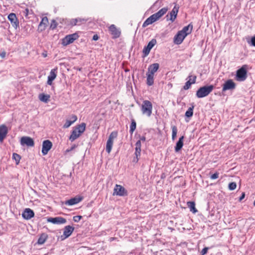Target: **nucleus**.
Here are the masks:
<instances>
[{
    "label": "nucleus",
    "instance_id": "nucleus-1",
    "mask_svg": "<svg viewBox=\"0 0 255 255\" xmlns=\"http://www.w3.org/2000/svg\"><path fill=\"white\" fill-rule=\"evenodd\" d=\"M167 10V8L163 7L160 9L158 12L153 14L145 20L143 23L142 26L146 27L157 21L166 13Z\"/></svg>",
    "mask_w": 255,
    "mask_h": 255
},
{
    "label": "nucleus",
    "instance_id": "nucleus-2",
    "mask_svg": "<svg viewBox=\"0 0 255 255\" xmlns=\"http://www.w3.org/2000/svg\"><path fill=\"white\" fill-rule=\"evenodd\" d=\"M214 89L212 85L205 86L200 87L196 92V96L198 98H202L207 96Z\"/></svg>",
    "mask_w": 255,
    "mask_h": 255
},
{
    "label": "nucleus",
    "instance_id": "nucleus-3",
    "mask_svg": "<svg viewBox=\"0 0 255 255\" xmlns=\"http://www.w3.org/2000/svg\"><path fill=\"white\" fill-rule=\"evenodd\" d=\"M141 111L143 115L147 116L148 117L151 116L152 111V103L148 100H144L141 106Z\"/></svg>",
    "mask_w": 255,
    "mask_h": 255
},
{
    "label": "nucleus",
    "instance_id": "nucleus-4",
    "mask_svg": "<svg viewBox=\"0 0 255 255\" xmlns=\"http://www.w3.org/2000/svg\"><path fill=\"white\" fill-rule=\"evenodd\" d=\"M118 133L116 131H113L110 134L109 138L107 141L106 150L110 153L112 150V148L113 145L114 140L117 136Z\"/></svg>",
    "mask_w": 255,
    "mask_h": 255
},
{
    "label": "nucleus",
    "instance_id": "nucleus-5",
    "mask_svg": "<svg viewBox=\"0 0 255 255\" xmlns=\"http://www.w3.org/2000/svg\"><path fill=\"white\" fill-rule=\"evenodd\" d=\"M78 34L76 33L67 35L62 39V44L64 46H66L73 43L75 40L78 38Z\"/></svg>",
    "mask_w": 255,
    "mask_h": 255
},
{
    "label": "nucleus",
    "instance_id": "nucleus-6",
    "mask_svg": "<svg viewBox=\"0 0 255 255\" xmlns=\"http://www.w3.org/2000/svg\"><path fill=\"white\" fill-rule=\"evenodd\" d=\"M245 66L246 65H244L240 69L237 70L236 78L238 81H243L246 79L247 71L245 67Z\"/></svg>",
    "mask_w": 255,
    "mask_h": 255
},
{
    "label": "nucleus",
    "instance_id": "nucleus-7",
    "mask_svg": "<svg viewBox=\"0 0 255 255\" xmlns=\"http://www.w3.org/2000/svg\"><path fill=\"white\" fill-rule=\"evenodd\" d=\"M236 86V83L232 79L226 81L223 85L222 92H225L227 90H233Z\"/></svg>",
    "mask_w": 255,
    "mask_h": 255
},
{
    "label": "nucleus",
    "instance_id": "nucleus-8",
    "mask_svg": "<svg viewBox=\"0 0 255 255\" xmlns=\"http://www.w3.org/2000/svg\"><path fill=\"white\" fill-rule=\"evenodd\" d=\"M114 194L124 196L127 195V191L122 186L116 184L114 188Z\"/></svg>",
    "mask_w": 255,
    "mask_h": 255
},
{
    "label": "nucleus",
    "instance_id": "nucleus-9",
    "mask_svg": "<svg viewBox=\"0 0 255 255\" xmlns=\"http://www.w3.org/2000/svg\"><path fill=\"white\" fill-rule=\"evenodd\" d=\"M52 143L49 140H45L43 141L42 143V153L43 155H46L48 151L52 148Z\"/></svg>",
    "mask_w": 255,
    "mask_h": 255
},
{
    "label": "nucleus",
    "instance_id": "nucleus-10",
    "mask_svg": "<svg viewBox=\"0 0 255 255\" xmlns=\"http://www.w3.org/2000/svg\"><path fill=\"white\" fill-rule=\"evenodd\" d=\"M21 145H26L32 147L34 145V142L33 139L29 136H22L20 139Z\"/></svg>",
    "mask_w": 255,
    "mask_h": 255
},
{
    "label": "nucleus",
    "instance_id": "nucleus-11",
    "mask_svg": "<svg viewBox=\"0 0 255 255\" xmlns=\"http://www.w3.org/2000/svg\"><path fill=\"white\" fill-rule=\"evenodd\" d=\"M156 40L155 39H152L148 43L147 45L143 49V53L144 55V56H146L148 55L150 52V50L153 48V47L156 44Z\"/></svg>",
    "mask_w": 255,
    "mask_h": 255
},
{
    "label": "nucleus",
    "instance_id": "nucleus-12",
    "mask_svg": "<svg viewBox=\"0 0 255 255\" xmlns=\"http://www.w3.org/2000/svg\"><path fill=\"white\" fill-rule=\"evenodd\" d=\"M186 34L183 33L181 31H178L174 37V42L176 44H180L186 37Z\"/></svg>",
    "mask_w": 255,
    "mask_h": 255
},
{
    "label": "nucleus",
    "instance_id": "nucleus-13",
    "mask_svg": "<svg viewBox=\"0 0 255 255\" xmlns=\"http://www.w3.org/2000/svg\"><path fill=\"white\" fill-rule=\"evenodd\" d=\"M47 221L48 222L52 223L54 224H65L66 222L65 219L61 217L49 218L47 219Z\"/></svg>",
    "mask_w": 255,
    "mask_h": 255
},
{
    "label": "nucleus",
    "instance_id": "nucleus-14",
    "mask_svg": "<svg viewBox=\"0 0 255 255\" xmlns=\"http://www.w3.org/2000/svg\"><path fill=\"white\" fill-rule=\"evenodd\" d=\"M111 34L113 35V38H116L119 37L121 35V32L119 30L114 24H112L109 27Z\"/></svg>",
    "mask_w": 255,
    "mask_h": 255
},
{
    "label": "nucleus",
    "instance_id": "nucleus-15",
    "mask_svg": "<svg viewBox=\"0 0 255 255\" xmlns=\"http://www.w3.org/2000/svg\"><path fill=\"white\" fill-rule=\"evenodd\" d=\"M34 216L33 211L30 208L25 209L22 214V217L26 220H29Z\"/></svg>",
    "mask_w": 255,
    "mask_h": 255
},
{
    "label": "nucleus",
    "instance_id": "nucleus-16",
    "mask_svg": "<svg viewBox=\"0 0 255 255\" xmlns=\"http://www.w3.org/2000/svg\"><path fill=\"white\" fill-rule=\"evenodd\" d=\"M57 68H54L50 71V74L48 77L47 84L49 85H51L53 81L56 78L57 76Z\"/></svg>",
    "mask_w": 255,
    "mask_h": 255
},
{
    "label": "nucleus",
    "instance_id": "nucleus-17",
    "mask_svg": "<svg viewBox=\"0 0 255 255\" xmlns=\"http://www.w3.org/2000/svg\"><path fill=\"white\" fill-rule=\"evenodd\" d=\"M8 132V129L7 127L4 125H2L0 126V142H2L3 139L6 136V134Z\"/></svg>",
    "mask_w": 255,
    "mask_h": 255
},
{
    "label": "nucleus",
    "instance_id": "nucleus-18",
    "mask_svg": "<svg viewBox=\"0 0 255 255\" xmlns=\"http://www.w3.org/2000/svg\"><path fill=\"white\" fill-rule=\"evenodd\" d=\"M74 230V228L70 226L65 227L63 232V236H61V238L64 240L69 237L72 234Z\"/></svg>",
    "mask_w": 255,
    "mask_h": 255
},
{
    "label": "nucleus",
    "instance_id": "nucleus-19",
    "mask_svg": "<svg viewBox=\"0 0 255 255\" xmlns=\"http://www.w3.org/2000/svg\"><path fill=\"white\" fill-rule=\"evenodd\" d=\"M80 136V126H77L76 128L72 131V134L69 137L70 140L73 141Z\"/></svg>",
    "mask_w": 255,
    "mask_h": 255
},
{
    "label": "nucleus",
    "instance_id": "nucleus-20",
    "mask_svg": "<svg viewBox=\"0 0 255 255\" xmlns=\"http://www.w3.org/2000/svg\"><path fill=\"white\" fill-rule=\"evenodd\" d=\"M188 78H189V80L185 83V85L183 86V89L185 90L189 89L191 85L196 82V76H189Z\"/></svg>",
    "mask_w": 255,
    "mask_h": 255
},
{
    "label": "nucleus",
    "instance_id": "nucleus-21",
    "mask_svg": "<svg viewBox=\"0 0 255 255\" xmlns=\"http://www.w3.org/2000/svg\"><path fill=\"white\" fill-rule=\"evenodd\" d=\"M159 68V65L157 63H153L150 65L147 69V73L154 75Z\"/></svg>",
    "mask_w": 255,
    "mask_h": 255
},
{
    "label": "nucleus",
    "instance_id": "nucleus-22",
    "mask_svg": "<svg viewBox=\"0 0 255 255\" xmlns=\"http://www.w3.org/2000/svg\"><path fill=\"white\" fill-rule=\"evenodd\" d=\"M48 23V20L47 17H44L42 18L40 24L38 26V29L42 31L45 29L47 24Z\"/></svg>",
    "mask_w": 255,
    "mask_h": 255
},
{
    "label": "nucleus",
    "instance_id": "nucleus-23",
    "mask_svg": "<svg viewBox=\"0 0 255 255\" xmlns=\"http://www.w3.org/2000/svg\"><path fill=\"white\" fill-rule=\"evenodd\" d=\"M77 120L76 116L72 115L69 119H67L65 124L63 126L64 128H69L72 124H73Z\"/></svg>",
    "mask_w": 255,
    "mask_h": 255
},
{
    "label": "nucleus",
    "instance_id": "nucleus-24",
    "mask_svg": "<svg viewBox=\"0 0 255 255\" xmlns=\"http://www.w3.org/2000/svg\"><path fill=\"white\" fill-rule=\"evenodd\" d=\"M79 202H80V197H78L66 201L65 202H63L62 204L69 206H72L75 204H78Z\"/></svg>",
    "mask_w": 255,
    "mask_h": 255
},
{
    "label": "nucleus",
    "instance_id": "nucleus-25",
    "mask_svg": "<svg viewBox=\"0 0 255 255\" xmlns=\"http://www.w3.org/2000/svg\"><path fill=\"white\" fill-rule=\"evenodd\" d=\"M178 11V8L174 6L172 10L170 12V17L167 18V20H170L172 22L174 21L175 18H176L177 14Z\"/></svg>",
    "mask_w": 255,
    "mask_h": 255
},
{
    "label": "nucleus",
    "instance_id": "nucleus-26",
    "mask_svg": "<svg viewBox=\"0 0 255 255\" xmlns=\"http://www.w3.org/2000/svg\"><path fill=\"white\" fill-rule=\"evenodd\" d=\"M8 19L13 26L17 27L18 22L15 14L13 13H10L8 16Z\"/></svg>",
    "mask_w": 255,
    "mask_h": 255
},
{
    "label": "nucleus",
    "instance_id": "nucleus-27",
    "mask_svg": "<svg viewBox=\"0 0 255 255\" xmlns=\"http://www.w3.org/2000/svg\"><path fill=\"white\" fill-rule=\"evenodd\" d=\"M135 155L136 156V162L138 160V156L140 155L141 151V142L140 140H138L135 143Z\"/></svg>",
    "mask_w": 255,
    "mask_h": 255
},
{
    "label": "nucleus",
    "instance_id": "nucleus-28",
    "mask_svg": "<svg viewBox=\"0 0 255 255\" xmlns=\"http://www.w3.org/2000/svg\"><path fill=\"white\" fill-rule=\"evenodd\" d=\"M183 139L184 136H182L179 138L178 141L177 142L175 146V151L176 152H178L182 148L183 146Z\"/></svg>",
    "mask_w": 255,
    "mask_h": 255
},
{
    "label": "nucleus",
    "instance_id": "nucleus-29",
    "mask_svg": "<svg viewBox=\"0 0 255 255\" xmlns=\"http://www.w3.org/2000/svg\"><path fill=\"white\" fill-rule=\"evenodd\" d=\"M146 84L148 86H152L154 84V75L149 73H146Z\"/></svg>",
    "mask_w": 255,
    "mask_h": 255
},
{
    "label": "nucleus",
    "instance_id": "nucleus-30",
    "mask_svg": "<svg viewBox=\"0 0 255 255\" xmlns=\"http://www.w3.org/2000/svg\"><path fill=\"white\" fill-rule=\"evenodd\" d=\"M193 25L191 24H189L187 26L184 27L183 29L180 31L182 32L183 33L186 34L187 36L191 33Z\"/></svg>",
    "mask_w": 255,
    "mask_h": 255
},
{
    "label": "nucleus",
    "instance_id": "nucleus-31",
    "mask_svg": "<svg viewBox=\"0 0 255 255\" xmlns=\"http://www.w3.org/2000/svg\"><path fill=\"white\" fill-rule=\"evenodd\" d=\"M50 97L49 95L44 94H40L38 97L39 100L44 103H47L49 100Z\"/></svg>",
    "mask_w": 255,
    "mask_h": 255
},
{
    "label": "nucleus",
    "instance_id": "nucleus-32",
    "mask_svg": "<svg viewBox=\"0 0 255 255\" xmlns=\"http://www.w3.org/2000/svg\"><path fill=\"white\" fill-rule=\"evenodd\" d=\"M47 237H48V236L47 234H44V233L42 234L38 240L37 244L39 245L43 244L45 242L46 240H47Z\"/></svg>",
    "mask_w": 255,
    "mask_h": 255
},
{
    "label": "nucleus",
    "instance_id": "nucleus-33",
    "mask_svg": "<svg viewBox=\"0 0 255 255\" xmlns=\"http://www.w3.org/2000/svg\"><path fill=\"white\" fill-rule=\"evenodd\" d=\"M187 205L190 209V211L192 213H195L197 212V210L195 208V204L194 202H188Z\"/></svg>",
    "mask_w": 255,
    "mask_h": 255
},
{
    "label": "nucleus",
    "instance_id": "nucleus-34",
    "mask_svg": "<svg viewBox=\"0 0 255 255\" xmlns=\"http://www.w3.org/2000/svg\"><path fill=\"white\" fill-rule=\"evenodd\" d=\"M136 126V124L135 121H134V119H132L131 123V124L130 125V128H129V132L131 134H132L133 133V131L135 129Z\"/></svg>",
    "mask_w": 255,
    "mask_h": 255
},
{
    "label": "nucleus",
    "instance_id": "nucleus-35",
    "mask_svg": "<svg viewBox=\"0 0 255 255\" xmlns=\"http://www.w3.org/2000/svg\"><path fill=\"white\" fill-rule=\"evenodd\" d=\"M194 106L193 105L191 107H190L188 110L185 113V116L187 118L191 117L193 115V109Z\"/></svg>",
    "mask_w": 255,
    "mask_h": 255
},
{
    "label": "nucleus",
    "instance_id": "nucleus-36",
    "mask_svg": "<svg viewBox=\"0 0 255 255\" xmlns=\"http://www.w3.org/2000/svg\"><path fill=\"white\" fill-rule=\"evenodd\" d=\"M177 132V129L176 126H172V140H174L176 137Z\"/></svg>",
    "mask_w": 255,
    "mask_h": 255
},
{
    "label": "nucleus",
    "instance_id": "nucleus-37",
    "mask_svg": "<svg viewBox=\"0 0 255 255\" xmlns=\"http://www.w3.org/2000/svg\"><path fill=\"white\" fill-rule=\"evenodd\" d=\"M12 158L15 160L16 164L17 165L19 164L21 157L17 153H14L12 155Z\"/></svg>",
    "mask_w": 255,
    "mask_h": 255
},
{
    "label": "nucleus",
    "instance_id": "nucleus-38",
    "mask_svg": "<svg viewBox=\"0 0 255 255\" xmlns=\"http://www.w3.org/2000/svg\"><path fill=\"white\" fill-rule=\"evenodd\" d=\"M237 185L235 182H231L229 184V188L230 190H235L236 188Z\"/></svg>",
    "mask_w": 255,
    "mask_h": 255
},
{
    "label": "nucleus",
    "instance_id": "nucleus-39",
    "mask_svg": "<svg viewBox=\"0 0 255 255\" xmlns=\"http://www.w3.org/2000/svg\"><path fill=\"white\" fill-rule=\"evenodd\" d=\"M77 147V146H76L75 145H73L70 148L66 149L65 151V153L67 154L68 152L73 151Z\"/></svg>",
    "mask_w": 255,
    "mask_h": 255
},
{
    "label": "nucleus",
    "instance_id": "nucleus-40",
    "mask_svg": "<svg viewBox=\"0 0 255 255\" xmlns=\"http://www.w3.org/2000/svg\"><path fill=\"white\" fill-rule=\"evenodd\" d=\"M85 128H86V124H85L84 123L81 124V134L85 131Z\"/></svg>",
    "mask_w": 255,
    "mask_h": 255
},
{
    "label": "nucleus",
    "instance_id": "nucleus-41",
    "mask_svg": "<svg viewBox=\"0 0 255 255\" xmlns=\"http://www.w3.org/2000/svg\"><path fill=\"white\" fill-rule=\"evenodd\" d=\"M219 177V173L216 172L214 174H212L210 178L211 179H216Z\"/></svg>",
    "mask_w": 255,
    "mask_h": 255
},
{
    "label": "nucleus",
    "instance_id": "nucleus-42",
    "mask_svg": "<svg viewBox=\"0 0 255 255\" xmlns=\"http://www.w3.org/2000/svg\"><path fill=\"white\" fill-rule=\"evenodd\" d=\"M208 250V248L206 247L203 248L201 252V255H205L207 253Z\"/></svg>",
    "mask_w": 255,
    "mask_h": 255
},
{
    "label": "nucleus",
    "instance_id": "nucleus-43",
    "mask_svg": "<svg viewBox=\"0 0 255 255\" xmlns=\"http://www.w3.org/2000/svg\"><path fill=\"white\" fill-rule=\"evenodd\" d=\"M56 26H57V24H56V22H55V21L52 20V23L50 25V27L52 28V29H54L55 28H56Z\"/></svg>",
    "mask_w": 255,
    "mask_h": 255
},
{
    "label": "nucleus",
    "instance_id": "nucleus-44",
    "mask_svg": "<svg viewBox=\"0 0 255 255\" xmlns=\"http://www.w3.org/2000/svg\"><path fill=\"white\" fill-rule=\"evenodd\" d=\"M23 13L25 15V16L27 17L28 16V13H29V10H28V8L25 9L23 11Z\"/></svg>",
    "mask_w": 255,
    "mask_h": 255
},
{
    "label": "nucleus",
    "instance_id": "nucleus-45",
    "mask_svg": "<svg viewBox=\"0 0 255 255\" xmlns=\"http://www.w3.org/2000/svg\"><path fill=\"white\" fill-rule=\"evenodd\" d=\"M73 220L76 222L80 221V216H76L73 217Z\"/></svg>",
    "mask_w": 255,
    "mask_h": 255
},
{
    "label": "nucleus",
    "instance_id": "nucleus-46",
    "mask_svg": "<svg viewBox=\"0 0 255 255\" xmlns=\"http://www.w3.org/2000/svg\"><path fill=\"white\" fill-rule=\"evenodd\" d=\"M251 44H252V45L255 46V36L252 38Z\"/></svg>",
    "mask_w": 255,
    "mask_h": 255
},
{
    "label": "nucleus",
    "instance_id": "nucleus-47",
    "mask_svg": "<svg viewBox=\"0 0 255 255\" xmlns=\"http://www.w3.org/2000/svg\"><path fill=\"white\" fill-rule=\"evenodd\" d=\"M5 55H6V53L4 51H3L2 52H1L0 53V56L2 58H3L5 57Z\"/></svg>",
    "mask_w": 255,
    "mask_h": 255
},
{
    "label": "nucleus",
    "instance_id": "nucleus-48",
    "mask_svg": "<svg viewBox=\"0 0 255 255\" xmlns=\"http://www.w3.org/2000/svg\"><path fill=\"white\" fill-rule=\"evenodd\" d=\"M245 197V193L244 192H243L241 196L239 198V201H241Z\"/></svg>",
    "mask_w": 255,
    "mask_h": 255
},
{
    "label": "nucleus",
    "instance_id": "nucleus-49",
    "mask_svg": "<svg viewBox=\"0 0 255 255\" xmlns=\"http://www.w3.org/2000/svg\"><path fill=\"white\" fill-rule=\"evenodd\" d=\"M99 38V37L98 35H97V34H96V35H94L93 36V38H92V39H93V40L96 41V40H98Z\"/></svg>",
    "mask_w": 255,
    "mask_h": 255
},
{
    "label": "nucleus",
    "instance_id": "nucleus-50",
    "mask_svg": "<svg viewBox=\"0 0 255 255\" xmlns=\"http://www.w3.org/2000/svg\"><path fill=\"white\" fill-rule=\"evenodd\" d=\"M145 136H142L141 137H140V139L139 140H140V142L142 141H145Z\"/></svg>",
    "mask_w": 255,
    "mask_h": 255
},
{
    "label": "nucleus",
    "instance_id": "nucleus-51",
    "mask_svg": "<svg viewBox=\"0 0 255 255\" xmlns=\"http://www.w3.org/2000/svg\"><path fill=\"white\" fill-rule=\"evenodd\" d=\"M116 239H117V238H116L112 237V238H110L109 239V241H110V242H112V241H114V240H116Z\"/></svg>",
    "mask_w": 255,
    "mask_h": 255
},
{
    "label": "nucleus",
    "instance_id": "nucleus-52",
    "mask_svg": "<svg viewBox=\"0 0 255 255\" xmlns=\"http://www.w3.org/2000/svg\"><path fill=\"white\" fill-rule=\"evenodd\" d=\"M42 55L44 57H47V52H45L42 53Z\"/></svg>",
    "mask_w": 255,
    "mask_h": 255
}]
</instances>
